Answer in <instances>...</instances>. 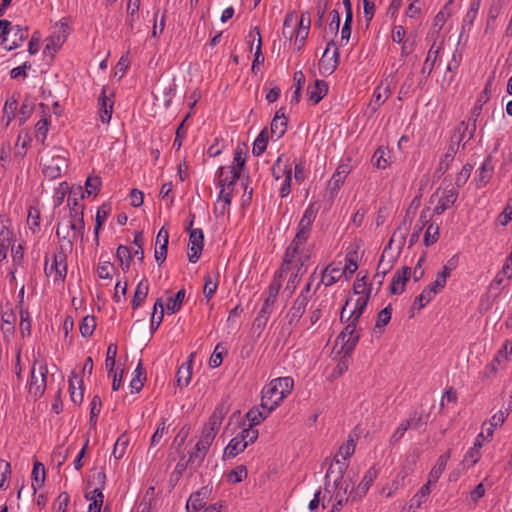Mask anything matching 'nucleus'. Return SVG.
Listing matches in <instances>:
<instances>
[{"label":"nucleus","mask_w":512,"mask_h":512,"mask_svg":"<svg viewBox=\"0 0 512 512\" xmlns=\"http://www.w3.org/2000/svg\"><path fill=\"white\" fill-rule=\"evenodd\" d=\"M316 217V213L310 205L304 212L299 224L298 231L285 251V256L281 268L279 270V277L290 270V265L299 253L301 245L305 244L310 236L311 226Z\"/></svg>","instance_id":"1"},{"label":"nucleus","mask_w":512,"mask_h":512,"mask_svg":"<svg viewBox=\"0 0 512 512\" xmlns=\"http://www.w3.org/2000/svg\"><path fill=\"white\" fill-rule=\"evenodd\" d=\"M294 381L291 377H279L273 379L262 390L261 408H269L270 411L275 410L285 397L293 389Z\"/></svg>","instance_id":"2"},{"label":"nucleus","mask_w":512,"mask_h":512,"mask_svg":"<svg viewBox=\"0 0 512 512\" xmlns=\"http://www.w3.org/2000/svg\"><path fill=\"white\" fill-rule=\"evenodd\" d=\"M84 232L85 228H78L76 223L68 219L60 221L57 225L56 235L60 241L61 250H72L75 240L83 241Z\"/></svg>","instance_id":"3"},{"label":"nucleus","mask_w":512,"mask_h":512,"mask_svg":"<svg viewBox=\"0 0 512 512\" xmlns=\"http://www.w3.org/2000/svg\"><path fill=\"white\" fill-rule=\"evenodd\" d=\"M258 430L253 428H243L242 431L230 440L225 448V455L228 458H233L239 453L243 452L245 448L257 440Z\"/></svg>","instance_id":"4"},{"label":"nucleus","mask_w":512,"mask_h":512,"mask_svg":"<svg viewBox=\"0 0 512 512\" xmlns=\"http://www.w3.org/2000/svg\"><path fill=\"white\" fill-rule=\"evenodd\" d=\"M346 326L338 335L337 340L341 342V351L344 356L350 355L355 349L359 339L360 334L356 331L357 325L359 321H354L353 318L346 319Z\"/></svg>","instance_id":"5"},{"label":"nucleus","mask_w":512,"mask_h":512,"mask_svg":"<svg viewBox=\"0 0 512 512\" xmlns=\"http://www.w3.org/2000/svg\"><path fill=\"white\" fill-rule=\"evenodd\" d=\"M57 31L53 32L48 38H46V45L44 48V54H49L51 58L54 54L59 51L62 45L65 43L69 34V26L66 22L60 21L56 23Z\"/></svg>","instance_id":"6"},{"label":"nucleus","mask_w":512,"mask_h":512,"mask_svg":"<svg viewBox=\"0 0 512 512\" xmlns=\"http://www.w3.org/2000/svg\"><path fill=\"white\" fill-rule=\"evenodd\" d=\"M72 250H61L54 254L52 263L45 265V273L47 276H54L55 281H63L67 274V254Z\"/></svg>","instance_id":"7"},{"label":"nucleus","mask_w":512,"mask_h":512,"mask_svg":"<svg viewBox=\"0 0 512 512\" xmlns=\"http://www.w3.org/2000/svg\"><path fill=\"white\" fill-rule=\"evenodd\" d=\"M36 364L35 360L31 369V379L29 383V393L33 395L35 398L41 397L46 389V379L48 369L45 364L39 366L38 373H36Z\"/></svg>","instance_id":"8"},{"label":"nucleus","mask_w":512,"mask_h":512,"mask_svg":"<svg viewBox=\"0 0 512 512\" xmlns=\"http://www.w3.org/2000/svg\"><path fill=\"white\" fill-rule=\"evenodd\" d=\"M476 131V119H473V123L471 125V129L469 130V125L462 121L458 124V126L454 129V132L451 136L450 144L448 148H453V151L457 152L461 142L467 138L470 140L474 137V133Z\"/></svg>","instance_id":"9"},{"label":"nucleus","mask_w":512,"mask_h":512,"mask_svg":"<svg viewBox=\"0 0 512 512\" xmlns=\"http://www.w3.org/2000/svg\"><path fill=\"white\" fill-rule=\"evenodd\" d=\"M67 167V160L62 155H54L45 158L43 163V174L48 179H56L61 175L64 168Z\"/></svg>","instance_id":"10"},{"label":"nucleus","mask_w":512,"mask_h":512,"mask_svg":"<svg viewBox=\"0 0 512 512\" xmlns=\"http://www.w3.org/2000/svg\"><path fill=\"white\" fill-rule=\"evenodd\" d=\"M10 227L9 217L0 215V263L7 257L8 249L12 243L13 232Z\"/></svg>","instance_id":"11"},{"label":"nucleus","mask_w":512,"mask_h":512,"mask_svg":"<svg viewBox=\"0 0 512 512\" xmlns=\"http://www.w3.org/2000/svg\"><path fill=\"white\" fill-rule=\"evenodd\" d=\"M188 259L196 263L203 250L204 234L202 229L196 228L189 232Z\"/></svg>","instance_id":"12"},{"label":"nucleus","mask_w":512,"mask_h":512,"mask_svg":"<svg viewBox=\"0 0 512 512\" xmlns=\"http://www.w3.org/2000/svg\"><path fill=\"white\" fill-rule=\"evenodd\" d=\"M398 235L400 237L401 244L404 243L406 236L405 231L403 232L401 228H398L394 231L392 238L390 239L388 245L384 248L382 252V255L377 265L378 272L387 274L392 269L395 259L393 256L387 258V253L391 247L392 242Z\"/></svg>","instance_id":"13"},{"label":"nucleus","mask_w":512,"mask_h":512,"mask_svg":"<svg viewBox=\"0 0 512 512\" xmlns=\"http://www.w3.org/2000/svg\"><path fill=\"white\" fill-rule=\"evenodd\" d=\"M347 467L348 464L344 461L339 460L336 456L326 472V486H329L331 481L333 482V486H338L339 484H341V482H346L344 480V474Z\"/></svg>","instance_id":"14"},{"label":"nucleus","mask_w":512,"mask_h":512,"mask_svg":"<svg viewBox=\"0 0 512 512\" xmlns=\"http://www.w3.org/2000/svg\"><path fill=\"white\" fill-rule=\"evenodd\" d=\"M307 304V299L304 295L297 296L292 307L289 309L286 315L287 325L290 328H294L298 324L306 310Z\"/></svg>","instance_id":"15"},{"label":"nucleus","mask_w":512,"mask_h":512,"mask_svg":"<svg viewBox=\"0 0 512 512\" xmlns=\"http://www.w3.org/2000/svg\"><path fill=\"white\" fill-rule=\"evenodd\" d=\"M349 172V164L342 163L337 167L336 171L334 172L329 181L328 193L331 199H333L337 195L340 186L344 183V180L346 176L349 174Z\"/></svg>","instance_id":"16"},{"label":"nucleus","mask_w":512,"mask_h":512,"mask_svg":"<svg viewBox=\"0 0 512 512\" xmlns=\"http://www.w3.org/2000/svg\"><path fill=\"white\" fill-rule=\"evenodd\" d=\"M411 273V268L408 266H403L395 272L390 284L391 294L400 295L404 292L406 282L411 277Z\"/></svg>","instance_id":"17"},{"label":"nucleus","mask_w":512,"mask_h":512,"mask_svg":"<svg viewBox=\"0 0 512 512\" xmlns=\"http://www.w3.org/2000/svg\"><path fill=\"white\" fill-rule=\"evenodd\" d=\"M209 449V447L197 442L193 450L189 452V457L186 460L190 465V475L197 472L201 467Z\"/></svg>","instance_id":"18"},{"label":"nucleus","mask_w":512,"mask_h":512,"mask_svg":"<svg viewBox=\"0 0 512 512\" xmlns=\"http://www.w3.org/2000/svg\"><path fill=\"white\" fill-rule=\"evenodd\" d=\"M392 89L390 85L381 83L378 85L372 95L371 102L369 103L368 107L371 110L372 113H375L382 104L385 103V101L391 96Z\"/></svg>","instance_id":"19"},{"label":"nucleus","mask_w":512,"mask_h":512,"mask_svg":"<svg viewBox=\"0 0 512 512\" xmlns=\"http://www.w3.org/2000/svg\"><path fill=\"white\" fill-rule=\"evenodd\" d=\"M441 50V46H436L435 43L432 44L430 47L426 59L423 63V67L421 69V78L419 80V84H423L427 78L430 76L431 72L434 69L435 63L437 61V58L439 56Z\"/></svg>","instance_id":"20"},{"label":"nucleus","mask_w":512,"mask_h":512,"mask_svg":"<svg viewBox=\"0 0 512 512\" xmlns=\"http://www.w3.org/2000/svg\"><path fill=\"white\" fill-rule=\"evenodd\" d=\"M458 198V191L456 188L444 190L442 196L438 199L437 205L433 210L436 215L443 214L447 209L452 207Z\"/></svg>","instance_id":"21"},{"label":"nucleus","mask_w":512,"mask_h":512,"mask_svg":"<svg viewBox=\"0 0 512 512\" xmlns=\"http://www.w3.org/2000/svg\"><path fill=\"white\" fill-rule=\"evenodd\" d=\"M287 129V118L285 116L284 109H279L274 118L272 119L270 126L271 137L275 140L280 139L286 132Z\"/></svg>","instance_id":"22"},{"label":"nucleus","mask_w":512,"mask_h":512,"mask_svg":"<svg viewBox=\"0 0 512 512\" xmlns=\"http://www.w3.org/2000/svg\"><path fill=\"white\" fill-rule=\"evenodd\" d=\"M208 494L209 491L207 487H203L197 492L191 494L186 504L187 511L198 512L200 509L204 508Z\"/></svg>","instance_id":"23"},{"label":"nucleus","mask_w":512,"mask_h":512,"mask_svg":"<svg viewBox=\"0 0 512 512\" xmlns=\"http://www.w3.org/2000/svg\"><path fill=\"white\" fill-rule=\"evenodd\" d=\"M241 173L229 167H220L217 171L218 186L224 187L225 185H235L240 179Z\"/></svg>","instance_id":"24"},{"label":"nucleus","mask_w":512,"mask_h":512,"mask_svg":"<svg viewBox=\"0 0 512 512\" xmlns=\"http://www.w3.org/2000/svg\"><path fill=\"white\" fill-rule=\"evenodd\" d=\"M456 264L453 259L449 260L448 265H444L442 271L438 272L435 281L429 285V288H433L435 294L439 293L446 285L447 278L451 275L453 268Z\"/></svg>","instance_id":"25"},{"label":"nucleus","mask_w":512,"mask_h":512,"mask_svg":"<svg viewBox=\"0 0 512 512\" xmlns=\"http://www.w3.org/2000/svg\"><path fill=\"white\" fill-rule=\"evenodd\" d=\"M255 36H257L258 44H257L256 50H255L254 61L252 63V67H251V70L254 73L256 72V68L258 67V65L262 64L265 60L264 55L262 54V50H261L262 49V38H261L260 31L257 27H255L248 34V37L251 40L250 50H252L253 40L255 39Z\"/></svg>","instance_id":"26"},{"label":"nucleus","mask_w":512,"mask_h":512,"mask_svg":"<svg viewBox=\"0 0 512 512\" xmlns=\"http://www.w3.org/2000/svg\"><path fill=\"white\" fill-rule=\"evenodd\" d=\"M330 46H335L333 38H331L327 42V47L320 61V64L323 65L325 71H327L328 73H332L337 68L339 63V52L337 48H335L332 57L330 59H327Z\"/></svg>","instance_id":"27"},{"label":"nucleus","mask_w":512,"mask_h":512,"mask_svg":"<svg viewBox=\"0 0 512 512\" xmlns=\"http://www.w3.org/2000/svg\"><path fill=\"white\" fill-rule=\"evenodd\" d=\"M69 392L71 401L74 404H80L83 401L84 389L82 379H79L75 373L69 377Z\"/></svg>","instance_id":"28"},{"label":"nucleus","mask_w":512,"mask_h":512,"mask_svg":"<svg viewBox=\"0 0 512 512\" xmlns=\"http://www.w3.org/2000/svg\"><path fill=\"white\" fill-rule=\"evenodd\" d=\"M370 291H371V287L369 288L367 293L360 295L356 299L353 308L349 310V313L347 315V320H349V318H353L354 321L360 320L361 316L363 315V313L367 307V304H368V301L370 298Z\"/></svg>","instance_id":"29"},{"label":"nucleus","mask_w":512,"mask_h":512,"mask_svg":"<svg viewBox=\"0 0 512 512\" xmlns=\"http://www.w3.org/2000/svg\"><path fill=\"white\" fill-rule=\"evenodd\" d=\"M99 105L100 119L103 123H108L113 113V101L106 95V88L102 89V93L99 97Z\"/></svg>","instance_id":"30"},{"label":"nucleus","mask_w":512,"mask_h":512,"mask_svg":"<svg viewBox=\"0 0 512 512\" xmlns=\"http://www.w3.org/2000/svg\"><path fill=\"white\" fill-rule=\"evenodd\" d=\"M450 456H451L450 450H447L445 453H443L442 455L439 456L436 464L434 465V467L431 469V471L429 473V477H428L429 483H435V484L437 483L441 474L443 473V471L446 468V465H447L448 460L450 459Z\"/></svg>","instance_id":"31"},{"label":"nucleus","mask_w":512,"mask_h":512,"mask_svg":"<svg viewBox=\"0 0 512 512\" xmlns=\"http://www.w3.org/2000/svg\"><path fill=\"white\" fill-rule=\"evenodd\" d=\"M328 92V85L324 80H316L311 86H308L307 93L309 99L314 103H319Z\"/></svg>","instance_id":"32"},{"label":"nucleus","mask_w":512,"mask_h":512,"mask_svg":"<svg viewBox=\"0 0 512 512\" xmlns=\"http://www.w3.org/2000/svg\"><path fill=\"white\" fill-rule=\"evenodd\" d=\"M343 275L346 274L341 267H332V265H328L322 272L321 283L325 286H331L338 282Z\"/></svg>","instance_id":"33"},{"label":"nucleus","mask_w":512,"mask_h":512,"mask_svg":"<svg viewBox=\"0 0 512 512\" xmlns=\"http://www.w3.org/2000/svg\"><path fill=\"white\" fill-rule=\"evenodd\" d=\"M452 2H453V0H449L448 3H446L444 5V7L435 16L432 27H431L432 34H439L440 31L442 30L445 22L451 16V11L449 9V5Z\"/></svg>","instance_id":"34"},{"label":"nucleus","mask_w":512,"mask_h":512,"mask_svg":"<svg viewBox=\"0 0 512 512\" xmlns=\"http://www.w3.org/2000/svg\"><path fill=\"white\" fill-rule=\"evenodd\" d=\"M13 32V40L11 41V44L6 46L5 48L8 51H11L13 49L18 48L24 40L28 37V28L21 27L20 25H15L9 28V34Z\"/></svg>","instance_id":"35"},{"label":"nucleus","mask_w":512,"mask_h":512,"mask_svg":"<svg viewBox=\"0 0 512 512\" xmlns=\"http://www.w3.org/2000/svg\"><path fill=\"white\" fill-rule=\"evenodd\" d=\"M493 175V165L491 162V158L488 157L479 169L478 177L476 178L477 187H484L492 178Z\"/></svg>","instance_id":"36"},{"label":"nucleus","mask_w":512,"mask_h":512,"mask_svg":"<svg viewBox=\"0 0 512 512\" xmlns=\"http://www.w3.org/2000/svg\"><path fill=\"white\" fill-rule=\"evenodd\" d=\"M346 264L342 268L345 274H349L351 276L357 269H358V252H357V246H349L347 253H346Z\"/></svg>","instance_id":"37"},{"label":"nucleus","mask_w":512,"mask_h":512,"mask_svg":"<svg viewBox=\"0 0 512 512\" xmlns=\"http://www.w3.org/2000/svg\"><path fill=\"white\" fill-rule=\"evenodd\" d=\"M377 477V470L374 467H371L362 478L361 482L356 488L355 494L359 497H362L367 493L371 484Z\"/></svg>","instance_id":"38"},{"label":"nucleus","mask_w":512,"mask_h":512,"mask_svg":"<svg viewBox=\"0 0 512 512\" xmlns=\"http://www.w3.org/2000/svg\"><path fill=\"white\" fill-rule=\"evenodd\" d=\"M271 412L272 411H270L269 408H262V410H260L258 407L251 408L246 413V418L250 422L247 428H252V426L260 424L268 417Z\"/></svg>","instance_id":"39"},{"label":"nucleus","mask_w":512,"mask_h":512,"mask_svg":"<svg viewBox=\"0 0 512 512\" xmlns=\"http://www.w3.org/2000/svg\"><path fill=\"white\" fill-rule=\"evenodd\" d=\"M273 309L274 308H272L270 306H266L264 304L262 305L260 311L258 312V314L253 322V327L256 330H258L259 333H261L264 330V328L273 312Z\"/></svg>","instance_id":"40"},{"label":"nucleus","mask_w":512,"mask_h":512,"mask_svg":"<svg viewBox=\"0 0 512 512\" xmlns=\"http://www.w3.org/2000/svg\"><path fill=\"white\" fill-rule=\"evenodd\" d=\"M149 291V285L145 280H141L134 292L132 299V308L137 309L146 299Z\"/></svg>","instance_id":"41"},{"label":"nucleus","mask_w":512,"mask_h":512,"mask_svg":"<svg viewBox=\"0 0 512 512\" xmlns=\"http://www.w3.org/2000/svg\"><path fill=\"white\" fill-rule=\"evenodd\" d=\"M32 479H33L32 488H33L34 492H36V490L38 488H41L44 485V481H45L44 466L42 463H40L38 461H36L33 465Z\"/></svg>","instance_id":"42"},{"label":"nucleus","mask_w":512,"mask_h":512,"mask_svg":"<svg viewBox=\"0 0 512 512\" xmlns=\"http://www.w3.org/2000/svg\"><path fill=\"white\" fill-rule=\"evenodd\" d=\"M428 222H429V215H428L427 211H422L420 214V217L417 221V224L414 227V231L410 236L409 247L413 246L419 240L420 234Z\"/></svg>","instance_id":"43"},{"label":"nucleus","mask_w":512,"mask_h":512,"mask_svg":"<svg viewBox=\"0 0 512 512\" xmlns=\"http://www.w3.org/2000/svg\"><path fill=\"white\" fill-rule=\"evenodd\" d=\"M269 139V132L264 128L253 143L252 152L255 156H260L266 149Z\"/></svg>","instance_id":"44"},{"label":"nucleus","mask_w":512,"mask_h":512,"mask_svg":"<svg viewBox=\"0 0 512 512\" xmlns=\"http://www.w3.org/2000/svg\"><path fill=\"white\" fill-rule=\"evenodd\" d=\"M140 0H129L127 5L128 16L126 23L131 30L134 29V24L139 18Z\"/></svg>","instance_id":"45"},{"label":"nucleus","mask_w":512,"mask_h":512,"mask_svg":"<svg viewBox=\"0 0 512 512\" xmlns=\"http://www.w3.org/2000/svg\"><path fill=\"white\" fill-rule=\"evenodd\" d=\"M185 299V290L180 289L174 297L168 299L166 304V309L169 314L176 313L182 307L183 301Z\"/></svg>","instance_id":"46"},{"label":"nucleus","mask_w":512,"mask_h":512,"mask_svg":"<svg viewBox=\"0 0 512 512\" xmlns=\"http://www.w3.org/2000/svg\"><path fill=\"white\" fill-rule=\"evenodd\" d=\"M435 295L433 288H425L420 295L415 298L412 307L421 310L434 298Z\"/></svg>","instance_id":"47"},{"label":"nucleus","mask_w":512,"mask_h":512,"mask_svg":"<svg viewBox=\"0 0 512 512\" xmlns=\"http://www.w3.org/2000/svg\"><path fill=\"white\" fill-rule=\"evenodd\" d=\"M86 498L92 501L88 507V512H100L103 505L104 495L100 488H96L92 491V496L86 495Z\"/></svg>","instance_id":"48"},{"label":"nucleus","mask_w":512,"mask_h":512,"mask_svg":"<svg viewBox=\"0 0 512 512\" xmlns=\"http://www.w3.org/2000/svg\"><path fill=\"white\" fill-rule=\"evenodd\" d=\"M291 167L288 164H282V157H278L272 167V175L275 180L285 178L287 175H291Z\"/></svg>","instance_id":"49"},{"label":"nucleus","mask_w":512,"mask_h":512,"mask_svg":"<svg viewBox=\"0 0 512 512\" xmlns=\"http://www.w3.org/2000/svg\"><path fill=\"white\" fill-rule=\"evenodd\" d=\"M330 23L328 24V27L325 29L324 32V38H327L329 35L331 37H334L337 35L339 26H340V14L337 10H332L330 12Z\"/></svg>","instance_id":"50"},{"label":"nucleus","mask_w":512,"mask_h":512,"mask_svg":"<svg viewBox=\"0 0 512 512\" xmlns=\"http://www.w3.org/2000/svg\"><path fill=\"white\" fill-rule=\"evenodd\" d=\"M96 327L95 317L92 315H87L83 317L79 329L80 333L83 337H89L93 334Z\"/></svg>","instance_id":"51"},{"label":"nucleus","mask_w":512,"mask_h":512,"mask_svg":"<svg viewBox=\"0 0 512 512\" xmlns=\"http://www.w3.org/2000/svg\"><path fill=\"white\" fill-rule=\"evenodd\" d=\"M116 257L120 260L122 269L128 270L131 260H132V252L125 245H119L116 250Z\"/></svg>","instance_id":"52"},{"label":"nucleus","mask_w":512,"mask_h":512,"mask_svg":"<svg viewBox=\"0 0 512 512\" xmlns=\"http://www.w3.org/2000/svg\"><path fill=\"white\" fill-rule=\"evenodd\" d=\"M218 277H219L218 274L214 278L211 275H206L205 276V283H204V287H203V293H204L205 298L208 301L212 298L213 294L217 290V287H218Z\"/></svg>","instance_id":"53"},{"label":"nucleus","mask_w":512,"mask_h":512,"mask_svg":"<svg viewBox=\"0 0 512 512\" xmlns=\"http://www.w3.org/2000/svg\"><path fill=\"white\" fill-rule=\"evenodd\" d=\"M456 153L457 152L453 151V148L447 149L446 153L440 159L439 166L436 169V173H438L439 176L443 175L448 170L450 164L454 160Z\"/></svg>","instance_id":"54"},{"label":"nucleus","mask_w":512,"mask_h":512,"mask_svg":"<svg viewBox=\"0 0 512 512\" xmlns=\"http://www.w3.org/2000/svg\"><path fill=\"white\" fill-rule=\"evenodd\" d=\"M295 19H294V13H289L286 15L283 23V35L286 38H289L290 40L295 38Z\"/></svg>","instance_id":"55"},{"label":"nucleus","mask_w":512,"mask_h":512,"mask_svg":"<svg viewBox=\"0 0 512 512\" xmlns=\"http://www.w3.org/2000/svg\"><path fill=\"white\" fill-rule=\"evenodd\" d=\"M117 356V345L115 343L109 344L106 353L105 367L108 373L114 372L115 362Z\"/></svg>","instance_id":"56"},{"label":"nucleus","mask_w":512,"mask_h":512,"mask_svg":"<svg viewBox=\"0 0 512 512\" xmlns=\"http://www.w3.org/2000/svg\"><path fill=\"white\" fill-rule=\"evenodd\" d=\"M128 443L129 440L124 434L118 437L112 452V455L116 460H119L124 456Z\"/></svg>","instance_id":"57"},{"label":"nucleus","mask_w":512,"mask_h":512,"mask_svg":"<svg viewBox=\"0 0 512 512\" xmlns=\"http://www.w3.org/2000/svg\"><path fill=\"white\" fill-rule=\"evenodd\" d=\"M68 220L76 223L78 228H85L84 207H70Z\"/></svg>","instance_id":"58"},{"label":"nucleus","mask_w":512,"mask_h":512,"mask_svg":"<svg viewBox=\"0 0 512 512\" xmlns=\"http://www.w3.org/2000/svg\"><path fill=\"white\" fill-rule=\"evenodd\" d=\"M191 367L190 365H182L176 373V382L178 386H187L191 380Z\"/></svg>","instance_id":"59"},{"label":"nucleus","mask_w":512,"mask_h":512,"mask_svg":"<svg viewBox=\"0 0 512 512\" xmlns=\"http://www.w3.org/2000/svg\"><path fill=\"white\" fill-rule=\"evenodd\" d=\"M245 162L246 157L243 153V149L241 147H237L233 155V164L228 167L242 173V169L245 165Z\"/></svg>","instance_id":"60"},{"label":"nucleus","mask_w":512,"mask_h":512,"mask_svg":"<svg viewBox=\"0 0 512 512\" xmlns=\"http://www.w3.org/2000/svg\"><path fill=\"white\" fill-rule=\"evenodd\" d=\"M187 469L190 471V465H189L188 461L186 460L185 455H183L180 458V460L178 461V463L176 464L175 469L171 475L170 481L177 482L183 476V473Z\"/></svg>","instance_id":"61"},{"label":"nucleus","mask_w":512,"mask_h":512,"mask_svg":"<svg viewBox=\"0 0 512 512\" xmlns=\"http://www.w3.org/2000/svg\"><path fill=\"white\" fill-rule=\"evenodd\" d=\"M19 329H20V333L23 337L30 335L31 322H30V315L27 310L21 309V311H20Z\"/></svg>","instance_id":"62"},{"label":"nucleus","mask_w":512,"mask_h":512,"mask_svg":"<svg viewBox=\"0 0 512 512\" xmlns=\"http://www.w3.org/2000/svg\"><path fill=\"white\" fill-rule=\"evenodd\" d=\"M229 410H230L229 403L226 400H222L216 406L215 410L213 411V413L210 417L222 424V421H223L224 417L226 416V414L229 412Z\"/></svg>","instance_id":"63"},{"label":"nucleus","mask_w":512,"mask_h":512,"mask_svg":"<svg viewBox=\"0 0 512 512\" xmlns=\"http://www.w3.org/2000/svg\"><path fill=\"white\" fill-rule=\"evenodd\" d=\"M512 220V198H510L503 211L498 216V222L506 226Z\"/></svg>","instance_id":"64"}]
</instances>
